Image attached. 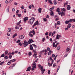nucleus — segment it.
<instances>
[{
  "label": "nucleus",
  "mask_w": 75,
  "mask_h": 75,
  "mask_svg": "<svg viewBox=\"0 0 75 75\" xmlns=\"http://www.w3.org/2000/svg\"><path fill=\"white\" fill-rule=\"evenodd\" d=\"M38 66L39 68H41L40 70L42 71V74H43L44 73V71H45V69H43V66L40 65V64H39Z\"/></svg>",
  "instance_id": "obj_1"
},
{
  "label": "nucleus",
  "mask_w": 75,
  "mask_h": 75,
  "mask_svg": "<svg viewBox=\"0 0 75 75\" xmlns=\"http://www.w3.org/2000/svg\"><path fill=\"white\" fill-rule=\"evenodd\" d=\"M57 41H55V42H53V47H55V48H57V45H58L59 44V42H58L56 44V45H55V43H57Z\"/></svg>",
  "instance_id": "obj_2"
},
{
  "label": "nucleus",
  "mask_w": 75,
  "mask_h": 75,
  "mask_svg": "<svg viewBox=\"0 0 75 75\" xmlns=\"http://www.w3.org/2000/svg\"><path fill=\"white\" fill-rule=\"evenodd\" d=\"M34 20H35V18L34 17H32L30 20V24H33L34 21Z\"/></svg>",
  "instance_id": "obj_3"
},
{
  "label": "nucleus",
  "mask_w": 75,
  "mask_h": 75,
  "mask_svg": "<svg viewBox=\"0 0 75 75\" xmlns=\"http://www.w3.org/2000/svg\"><path fill=\"white\" fill-rule=\"evenodd\" d=\"M23 46L24 47H27V45L28 44V42H27V40H24V43H23Z\"/></svg>",
  "instance_id": "obj_4"
},
{
  "label": "nucleus",
  "mask_w": 75,
  "mask_h": 75,
  "mask_svg": "<svg viewBox=\"0 0 75 75\" xmlns=\"http://www.w3.org/2000/svg\"><path fill=\"white\" fill-rule=\"evenodd\" d=\"M61 36L60 35H59L58 34L56 36V38L55 39V41H56V40H59V38H61Z\"/></svg>",
  "instance_id": "obj_5"
},
{
  "label": "nucleus",
  "mask_w": 75,
  "mask_h": 75,
  "mask_svg": "<svg viewBox=\"0 0 75 75\" xmlns=\"http://www.w3.org/2000/svg\"><path fill=\"white\" fill-rule=\"evenodd\" d=\"M38 21H37L34 24V25L33 26V28H34V26H35L36 25H38Z\"/></svg>",
  "instance_id": "obj_6"
},
{
  "label": "nucleus",
  "mask_w": 75,
  "mask_h": 75,
  "mask_svg": "<svg viewBox=\"0 0 75 75\" xmlns=\"http://www.w3.org/2000/svg\"><path fill=\"white\" fill-rule=\"evenodd\" d=\"M28 42L29 43V44H31V42H34V41L32 39H30L28 41Z\"/></svg>",
  "instance_id": "obj_7"
},
{
  "label": "nucleus",
  "mask_w": 75,
  "mask_h": 75,
  "mask_svg": "<svg viewBox=\"0 0 75 75\" xmlns=\"http://www.w3.org/2000/svg\"><path fill=\"white\" fill-rule=\"evenodd\" d=\"M28 17H25L24 18H23L24 21L25 22V21H26L27 20H28Z\"/></svg>",
  "instance_id": "obj_8"
},
{
  "label": "nucleus",
  "mask_w": 75,
  "mask_h": 75,
  "mask_svg": "<svg viewBox=\"0 0 75 75\" xmlns=\"http://www.w3.org/2000/svg\"><path fill=\"white\" fill-rule=\"evenodd\" d=\"M19 38L20 39H23L24 38V35H23L19 36Z\"/></svg>",
  "instance_id": "obj_9"
},
{
  "label": "nucleus",
  "mask_w": 75,
  "mask_h": 75,
  "mask_svg": "<svg viewBox=\"0 0 75 75\" xmlns=\"http://www.w3.org/2000/svg\"><path fill=\"white\" fill-rule=\"evenodd\" d=\"M31 70V66L27 68V69L26 70V71H30Z\"/></svg>",
  "instance_id": "obj_10"
},
{
  "label": "nucleus",
  "mask_w": 75,
  "mask_h": 75,
  "mask_svg": "<svg viewBox=\"0 0 75 75\" xmlns=\"http://www.w3.org/2000/svg\"><path fill=\"white\" fill-rule=\"evenodd\" d=\"M67 9L68 10H69L71 9V6L70 5H68L67 6Z\"/></svg>",
  "instance_id": "obj_11"
},
{
  "label": "nucleus",
  "mask_w": 75,
  "mask_h": 75,
  "mask_svg": "<svg viewBox=\"0 0 75 75\" xmlns=\"http://www.w3.org/2000/svg\"><path fill=\"white\" fill-rule=\"evenodd\" d=\"M70 47H69L67 48L66 49V52H69V50H70Z\"/></svg>",
  "instance_id": "obj_12"
},
{
  "label": "nucleus",
  "mask_w": 75,
  "mask_h": 75,
  "mask_svg": "<svg viewBox=\"0 0 75 75\" xmlns=\"http://www.w3.org/2000/svg\"><path fill=\"white\" fill-rule=\"evenodd\" d=\"M30 50H33V46H32L31 45H30Z\"/></svg>",
  "instance_id": "obj_13"
},
{
  "label": "nucleus",
  "mask_w": 75,
  "mask_h": 75,
  "mask_svg": "<svg viewBox=\"0 0 75 75\" xmlns=\"http://www.w3.org/2000/svg\"><path fill=\"white\" fill-rule=\"evenodd\" d=\"M71 27V23H69L67 26V28H70V27Z\"/></svg>",
  "instance_id": "obj_14"
},
{
  "label": "nucleus",
  "mask_w": 75,
  "mask_h": 75,
  "mask_svg": "<svg viewBox=\"0 0 75 75\" xmlns=\"http://www.w3.org/2000/svg\"><path fill=\"white\" fill-rule=\"evenodd\" d=\"M42 10V9L41 8H39L38 9V11L40 13H41Z\"/></svg>",
  "instance_id": "obj_15"
},
{
  "label": "nucleus",
  "mask_w": 75,
  "mask_h": 75,
  "mask_svg": "<svg viewBox=\"0 0 75 75\" xmlns=\"http://www.w3.org/2000/svg\"><path fill=\"white\" fill-rule=\"evenodd\" d=\"M68 4V1H67L66 3L64 4V7H65V5H67Z\"/></svg>",
  "instance_id": "obj_16"
},
{
  "label": "nucleus",
  "mask_w": 75,
  "mask_h": 75,
  "mask_svg": "<svg viewBox=\"0 0 75 75\" xmlns=\"http://www.w3.org/2000/svg\"><path fill=\"white\" fill-rule=\"evenodd\" d=\"M51 52H52V51L51 50H50L49 52L48 53V55H50L51 54Z\"/></svg>",
  "instance_id": "obj_17"
},
{
  "label": "nucleus",
  "mask_w": 75,
  "mask_h": 75,
  "mask_svg": "<svg viewBox=\"0 0 75 75\" xmlns=\"http://www.w3.org/2000/svg\"><path fill=\"white\" fill-rule=\"evenodd\" d=\"M70 21H66L65 22V23L66 24H69V23Z\"/></svg>",
  "instance_id": "obj_18"
},
{
  "label": "nucleus",
  "mask_w": 75,
  "mask_h": 75,
  "mask_svg": "<svg viewBox=\"0 0 75 75\" xmlns=\"http://www.w3.org/2000/svg\"><path fill=\"white\" fill-rule=\"evenodd\" d=\"M54 6L53 7L50 8L49 10L50 11H52V10H54Z\"/></svg>",
  "instance_id": "obj_19"
},
{
  "label": "nucleus",
  "mask_w": 75,
  "mask_h": 75,
  "mask_svg": "<svg viewBox=\"0 0 75 75\" xmlns=\"http://www.w3.org/2000/svg\"><path fill=\"white\" fill-rule=\"evenodd\" d=\"M48 1L49 3H50V4H53L52 2V1H51V0H48Z\"/></svg>",
  "instance_id": "obj_20"
},
{
  "label": "nucleus",
  "mask_w": 75,
  "mask_h": 75,
  "mask_svg": "<svg viewBox=\"0 0 75 75\" xmlns=\"http://www.w3.org/2000/svg\"><path fill=\"white\" fill-rule=\"evenodd\" d=\"M50 15L52 16H54V12L53 11L50 12Z\"/></svg>",
  "instance_id": "obj_21"
},
{
  "label": "nucleus",
  "mask_w": 75,
  "mask_h": 75,
  "mask_svg": "<svg viewBox=\"0 0 75 75\" xmlns=\"http://www.w3.org/2000/svg\"><path fill=\"white\" fill-rule=\"evenodd\" d=\"M17 35V33H15V34L14 35H13L12 38H14L15 37H16Z\"/></svg>",
  "instance_id": "obj_22"
},
{
  "label": "nucleus",
  "mask_w": 75,
  "mask_h": 75,
  "mask_svg": "<svg viewBox=\"0 0 75 75\" xmlns=\"http://www.w3.org/2000/svg\"><path fill=\"white\" fill-rule=\"evenodd\" d=\"M61 48V46L60 45H59L58 47H57V50H59V49Z\"/></svg>",
  "instance_id": "obj_23"
},
{
  "label": "nucleus",
  "mask_w": 75,
  "mask_h": 75,
  "mask_svg": "<svg viewBox=\"0 0 75 75\" xmlns=\"http://www.w3.org/2000/svg\"><path fill=\"white\" fill-rule=\"evenodd\" d=\"M33 52H34V54H37V52H36L35 50H33Z\"/></svg>",
  "instance_id": "obj_24"
},
{
  "label": "nucleus",
  "mask_w": 75,
  "mask_h": 75,
  "mask_svg": "<svg viewBox=\"0 0 75 75\" xmlns=\"http://www.w3.org/2000/svg\"><path fill=\"white\" fill-rule=\"evenodd\" d=\"M21 21H20L17 24V25H20V23H21Z\"/></svg>",
  "instance_id": "obj_25"
},
{
  "label": "nucleus",
  "mask_w": 75,
  "mask_h": 75,
  "mask_svg": "<svg viewBox=\"0 0 75 75\" xmlns=\"http://www.w3.org/2000/svg\"><path fill=\"white\" fill-rule=\"evenodd\" d=\"M32 33H33V35H35V31H34V30H32Z\"/></svg>",
  "instance_id": "obj_26"
},
{
  "label": "nucleus",
  "mask_w": 75,
  "mask_h": 75,
  "mask_svg": "<svg viewBox=\"0 0 75 75\" xmlns=\"http://www.w3.org/2000/svg\"><path fill=\"white\" fill-rule=\"evenodd\" d=\"M61 23V22H60V21H58L57 23V24L58 25H60V24Z\"/></svg>",
  "instance_id": "obj_27"
},
{
  "label": "nucleus",
  "mask_w": 75,
  "mask_h": 75,
  "mask_svg": "<svg viewBox=\"0 0 75 75\" xmlns=\"http://www.w3.org/2000/svg\"><path fill=\"white\" fill-rule=\"evenodd\" d=\"M33 57L35 58H37V54H34L33 55Z\"/></svg>",
  "instance_id": "obj_28"
},
{
  "label": "nucleus",
  "mask_w": 75,
  "mask_h": 75,
  "mask_svg": "<svg viewBox=\"0 0 75 75\" xmlns=\"http://www.w3.org/2000/svg\"><path fill=\"white\" fill-rule=\"evenodd\" d=\"M8 56H5L4 57V58H5V59H8Z\"/></svg>",
  "instance_id": "obj_29"
},
{
  "label": "nucleus",
  "mask_w": 75,
  "mask_h": 75,
  "mask_svg": "<svg viewBox=\"0 0 75 75\" xmlns=\"http://www.w3.org/2000/svg\"><path fill=\"white\" fill-rule=\"evenodd\" d=\"M43 19V21H45V22H46V21H47V19L46 18H44Z\"/></svg>",
  "instance_id": "obj_30"
},
{
  "label": "nucleus",
  "mask_w": 75,
  "mask_h": 75,
  "mask_svg": "<svg viewBox=\"0 0 75 75\" xmlns=\"http://www.w3.org/2000/svg\"><path fill=\"white\" fill-rule=\"evenodd\" d=\"M8 32H11V29L10 28H9L8 30Z\"/></svg>",
  "instance_id": "obj_31"
},
{
  "label": "nucleus",
  "mask_w": 75,
  "mask_h": 75,
  "mask_svg": "<svg viewBox=\"0 0 75 75\" xmlns=\"http://www.w3.org/2000/svg\"><path fill=\"white\" fill-rule=\"evenodd\" d=\"M36 65L37 64H36V63H35V62H33V63L32 65H33V66H36Z\"/></svg>",
  "instance_id": "obj_32"
},
{
  "label": "nucleus",
  "mask_w": 75,
  "mask_h": 75,
  "mask_svg": "<svg viewBox=\"0 0 75 75\" xmlns=\"http://www.w3.org/2000/svg\"><path fill=\"white\" fill-rule=\"evenodd\" d=\"M10 61L11 62H14V61H16V59H13L12 60H10Z\"/></svg>",
  "instance_id": "obj_33"
},
{
  "label": "nucleus",
  "mask_w": 75,
  "mask_h": 75,
  "mask_svg": "<svg viewBox=\"0 0 75 75\" xmlns=\"http://www.w3.org/2000/svg\"><path fill=\"white\" fill-rule=\"evenodd\" d=\"M54 4H55V5H56V4H57V1H54Z\"/></svg>",
  "instance_id": "obj_34"
},
{
  "label": "nucleus",
  "mask_w": 75,
  "mask_h": 75,
  "mask_svg": "<svg viewBox=\"0 0 75 75\" xmlns=\"http://www.w3.org/2000/svg\"><path fill=\"white\" fill-rule=\"evenodd\" d=\"M62 10H63V11H66V9L65 8H62L61 9Z\"/></svg>",
  "instance_id": "obj_35"
},
{
  "label": "nucleus",
  "mask_w": 75,
  "mask_h": 75,
  "mask_svg": "<svg viewBox=\"0 0 75 75\" xmlns=\"http://www.w3.org/2000/svg\"><path fill=\"white\" fill-rule=\"evenodd\" d=\"M58 56V55H57L56 56H55L54 58V60L55 61H56V59H57V57Z\"/></svg>",
  "instance_id": "obj_36"
},
{
  "label": "nucleus",
  "mask_w": 75,
  "mask_h": 75,
  "mask_svg": "<svg viewBox=\"0 0 75 75\" xmlns=\"http://www.w3.org/2000/svg\"><path fill=\"white\" fill-rule=\"evenodd\" d=\"M32 45L33 46V47H34L35 48H37V46L34 44H32Z\"/></svg>",
  "instance_id": "obj_37"
},
{
  "label": "nucleus",
  "mask_w": 75,
  "mask_h": 75,
  "mask_svg": "<svg viewBox=\"0 0 75 75\" xmlns=\"http://www.w3.org/2000/svg\"><path fill=\"white\" fill-rule=\"evenodd\" d=\"M29 35L30 37H33V35L32 34H29Z\"/></svg>",
  "instance_id": "obj_38"
},
{
  "label": "nucleus",
  "mask_w": 75,
  "mask_h": 75,
  "mask_svg": "<svg viewBox=\"0 0 75 75\" xmlns=\"http://www.w3.org/2000/svg\"><path fill=\"white\" fill-rule=\"evenodd\" d=\"M28 54L29 55V56H31V55H32V53H31V52H29L28 53Z\"/></svg>",
  "instance_id": "obj_39"
},
{
  "label": "nucleus",
  "mask_w": 75,
  "mask_h": 75,
  "mask_svg": "<svg viewBox=\"0 0 75 75\" xmlns=\"http://www.w3.org/2000/svg\"><path fill=\"white\" fill-rule=\"evenodd\" d=\"M60 68V66H59L58 67V68L57 70V72H58V71L59 70V68Z\"/></svg>",
  "instance_id": "obj_40"
},
{
  "label": "nucleus",
  "mask_w": 75,
  "mask_h": 75,
  "mask_svg": "<svg viewBox=\"0 0 75 75\" xmlns=\"http://www.w3.org/2000/svg\"><path fill=\"white\" fill-rule=\"evenodd\" d=\"M56 11L57 12H58L59 11V8H58L57 9V10H56Z\"/></svg>",
  "instance_id": "obj_41"
},
{
  "label": "nucleus",
  "mask_w": 75,
  "mask_h": 75,
  "mask_svg": "<svg viewBox=\"0 0 75 75\" xmlns=\"http://www.w3.org/2000/svg\"><path fill=\"white\" fill-rule=\"evenodd\" d=\"M36 66H33L32 67V68H34L35 69L36 68Z\"/></svg>",
  "instance_id": "obj_42"
},
{
  "label": "nucleus",
  "mask_w": 75,
  "mask_h": 75,
  "mask_svg": "<svg viewBox=\"0 0 75 75\" xmlns=\"http://www.w3.org/2000/svg\"><path fill=\"white\" fill-rule=\"evenodd\" d=\"M48 74L50 75V70H49L48 71Z\"/></svg>",
  "instance_id": "obj_43"
},
{
  "label": "nucleus",
  "mask_w": 75,
  "mask_h": 75,
  "mask_svg": "<svg viewBox=\"0 0 75 75\" xmlns=\"http://www.w3.org/2000/svg\"><path fill=\"white\" fill-rule=\"evenodd\" d=\"M28 8H29V9H31V8H32V6L31 5H30L28 7Z\"/></svg>",
  "instance_id": "obj_44"
},
{
  "label": "nucleus",
  "mask_w": 75,
  "mask_h": 75,
  "mask_svg": "<svg viewBox=\"0 0 75 75\" xmlns=\"http://www.w3.org/2000/svg\"><path fill=\"white\" fill-rule=\"evenodd\" d=\"M19 45H20L21 46L22 45V44H21V42H20L18 43Z\"/></svg>",
  "instance_id": "obj_45"
},
{
  "label": "nucleus",
  "mask_w": 75,
  "mask_h": 75,
  "mask_svg": "<svg viewBox=\"0 0 75 75\" xmlns=\"http://www.w3.org/2000/svg\"><path fill=\"white\" fill-rule=\"evenodd\" d=\"M1 57H4V54L3 53Z\"/></svg>",
  "instance_id": "obj_46"
},
{
  "label": "nucleus",
  "mask_w": 75,
  "mask_h": 75,
  "mask_svg": "<svg viewBox=\"0 0 75 75\" xmlns=\"http://www.w3.org/2000/svg\"><path fill=\"white\" fill-rule=\"evenodd\" d=\"M56 66V63H54L53 64V67H55Z\"/></svg>",
  "instance_id": "obj_47"
},
{
  "label": "nucleus",
  "mask_w": 75,
  "mask_h": 75,
  "mask_svg": "<svg viewBox=\"0 0 75 75\" xmlns=\"http://www.w3.org/2000/svg\"><path fill=\"white\" fill-rule=\"evenodd\" d=\"M20 40H18V41H16V43H18V42H20Z\"/></svg>",
  "instance_id": "obj_48"
},
{
  "label": "nucleus",
  "mask_w": 75,
  "mask_h": 75,
  "mask_svg": "<svg viewBox=\"0 0 75 75\" xmlns=\"http://www.w3.org/2000/svg\"><path fill=\"white\" fill-rule=\"evenodd\" d=\"M4 62H1L0 64V65H3V64H4Z\"/></svg>",
  "instance_id": "obj_49"
},
{
  "label": "nucleus",
  "mask_w": 75,
  "mask_h": 75,
  "mask_svg": "<svg viewBox=\"0 0 75 75\" xmlns=\"http://www.w3.org/2000/svg\"><path fill=\"white\" fill-rule=\"evenodd\" d=\"M11 64V62H10V61L8 62V63L7 64L8 65H10Z\"/></svg>",
  "instance_id": "obj_50"
},
{
  "label": "nucleus",
  "mask_w": 75,
  "mask_h": 75,
  "mask_svg": "<svg viewBox=\"0 0 75 75\" xmlns=\"http://www.w3.org/2000/svg\"><path fill=\"white\" fill-rule=\"evenodd\" d=\"M18 17H21V14H17Z\"/></svg>",
  "instance_id": "obj_51"
},
{
  "label": "nucleus",
  "mask_w": 75,
  "mask_h": 75,
  "mask_svg": "<svg viewBox=\"0 0 75 75\" xmlns=\"http://www.w3.org/2000/svg\"><path fill=\"white\" fill-rule=\"evenodd\" d=\"M51 34H52V32H50L49 34V36H51Z\"/></svg>",
  "instance_id": "obj_52"
},
{
  "label": "nucleus",
  "mask_w": 75,
  "mask_h": 75,
  "mask_svg": "<svg viewBox=\"0 0 75 75\" xmlns=\"http://www.w3.org/2000/svg\"><path fill=\"white\" fill-rule=\"evenodd\" d=\"M16 29H18V30L19 29V27H18V26H16L15 27Z\"/></svg>",
  "instance_id": "obj_53"
},
{
  "label": "nucleus",
  "mask_w": 75,
  "mask_h": 75,
  "mask_svg": "<svg viewBox=\"0 0 75 75\" xmlns=\"http://www.w3.org/2000/svg\"><path fill=\"white\" fill-rule=\"evenodd\" d=\"M21 8H22V9H24V6H22L21 7Z\"/></svg>",
  "instance_id": "obj_54"
},
{
  "label": "nucleus",
  "mask_w": 75,
  "mask_h": 75,
  "mask_svg": "<svg viewBox=\"0 0 75 75\" xmlns=\"http://www.w3.org/2000/svg\"><path fill=\"white\" fill-rule=\"evenodd\" d=\"M5 54H7V53H8V50H6V51H5Z\"/></svg>",
  "instance_id": "obj_55"
},
{
  "label": "nucleus",
  "mask_w": 75,
  "mask_h": 75,
  "mask_svg": "<svg viewBox=\"0 0 75 75\" xmlns=\"http://www.w3.org/2000/svg\"><path fill=\"white\" fill-rule=\"evenodd\" d=\"M52 58H54V57H55V54H52Z\"/></svg>",
  "instance_id": "obj_56"
},
{
  "label": "nucleus",
  "mask_w": 75,
  "mask_h": 75,
  "mask_svg": "<svg viewBox=\"0 0 75 75\" xmlns=\"http://www.w3.org/2000/svg\"><path fill=\"white\" fill-rule=\"evenodd\" d=\"M38 60V59H37L36 60H35V61L34 62H37V61Z\"/></svg>",
  "instance_id": "obj_57"
},
{
  "label": "nucleus",
  "mask_w": 75,
  "mask_h": 75,
  "mask_svg": "<svg viewBox=\"0 0 75 75\" xmlns=\"http://www.w3.org/2000/svg\"><path fill=\"white\" fill-rule=\"evenodd\" d=\"M10 8V6H8L7 10L8 11V12H9V8Z\"/></svg>",
  "instance_id": "obj_58"
},
{
  "label": "nucleus",
  "mask_w": 75,
  "mask_h": 75,
  "mask_svg": "<svg viewBox=\"0 0 75 75\" xmlns=\"http://www.w3.org/2000/svg\"><path fill=\"white\" fill-rule=\"evenodd\" d=\"M50 48L49 47H47V51H50Z\"/></svg>",
  "instance_id": "obj_59"
},
{
  "label": "nucleus",
  "mask_w": 75,
  "mask_h": 75,
  "mask_svg": "<svg viewBox=\"0 0 75 75\" xmlns=\"http://www.w3.org/2000/svg\"><path fill=\"white\" fill-rule=\"evenodd\" d=\"M45 40V38H42L43 41L44 42V41Z\"/></svg>",
  "instance_id": "obj_60"
},
{
  "label": "nucleus",
  "mask_w": 75,
  "mask_h": 75,
  "mask_svg": "<svg viewBox=\"0 0 75 75\" xmlns=\"http://www.w3.org/2000/svg\"><path fill=\"white\" fill-rule=\"evenodd\" d=\"M68 55V54H65L64 55V57H67V55Z\"/></svg>",
  "instance_id": "obj_61"
},
{
  "label": "nucleus",
  "mask_w": 75,
  "mask_h": 75,
  "mask_svg": "<svg viewBox=\"0 0 75 75\" xmlns=\"http://www.w3.org/2000/svg\"><path fill=\"white\" fill-rule=\"evenodd\" d=\"M9 58H12V55L11 54H10L9 56Z\"/></svg>",
  "instance_id": "obj_62"
},
{
  "label": "nucleus",
  "mask_w": 75,
  "mask_h": 75,
  "mask_svg": "<svg viewBox=\"0 0 75 75\" xmlns=\"http://www.w3.org/2000/svg\"><path fill=\"white\" fill-rule=\"evenodd\" d=\"M69 21H70V22L71 23V22L73 21L72 19H70Z\"/></svg>",
  "instance_id": "obj_63"
},
{
  "label": "nucleus",
  "mask_w": 75,
  "mask_h": 75,
  "mask_svg": "<svg viewBox=\"0 0 75 75\" xmlns=\"http://www.w3.org/2000/svg\"><path fill=\"white\" fill-rule=\"evenodd\" d=\"M48 34V32H46L45 33V35H47Z\"/></svg>",
  "instance_id": "obj_64"
}]
</instances>
